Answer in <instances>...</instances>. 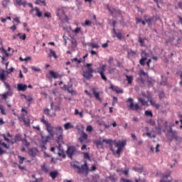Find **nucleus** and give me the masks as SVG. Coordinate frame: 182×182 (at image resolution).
Instances as JSON below:
<instances>
[{
	"label": "nucleus",
	"mask_w": 182,
	"mask_h": 182,
	"mask_svg": "<svg viewBox=\"0 0 182 182\" xmlns=\"http://www.w3.org/2000/svg\"><path fill=\"white\" fill-rule=\"evenodd\" d=\"M160 16H158L157 14L150 17L145 14L144 16V19L141 18V17L135 18L136 25L141 23L142 26H146V23H147L148 28H151L153 23H156L158 21H160Z\"/></svg>",
	"instance_id": "1"
},
{
	"label": "nucleus",
	"mask_w": 182,
	"mask_h": 182,
	"mask_svg": "<svg viewBox=\"0 0 182 182\" xmlns=\"http://www.w3.org/2000/svg\"><path fill=\"white\" fill-rule=\"evenodd\" d=\"M173 127H174V124L168 127V129L167 130V133L166 134V137L168 139V143H171V141L173 140L178 143H181V136H178V132H177L176 130H173Z\"/></svg>",
	"instance_id": "2"
},
{
	"label": "nucleus",
	"mask_w": 182,
	"mask_h": 182,
	"mask_svg": "<svg viewBox=\"0 0 182 182\" xmlns=\"http://www.w3.org/2000/svg\"><path fill=\"white\" fill-rule=\"evenodd\" d=\"M79 162L77 161H71L70 166L74 168V170H77L78 174H86L87 170H89V164L87 161L84 160V164H82L81 166L77 165Z\"/></svg>",
	"instance_id": "3"
},
{
	"label": "nucleus",
	"mask_w": 182,
	"mask_h": 182,
	"mask_svg": "<svg viewBox=\"0 0 182 182\" xmlns=\"http://www.w3.org/2000/svg\"><path fill=\"white\" fill-rule=\"evenodd\" d=\"M106 9L109 12L111 16H113L114 15V12L116 14H118V15H120L121 19L119 20V23H120V25H122V26H123V28H124V26H127V22L124 21V16L122 15L123 14V11L122 10L117 9L114 7L110 8L109 4H106Z\"/></svg>",
	"instance_id": "4"
},
{
	"label": "nucleus",
	"mask_w": 182,
	"mask_h": 182,
	"mask_svg": "<svg viewBox=\"0 0 182 182\" xmlns=\"http://www.w3.org/2000/svg\"><path fill=\"white\" fill-rule=\"evenodd\" d=\"M109 22L108 23L109 25H112L113 27L112 28V33H113V38H117L119 41H126V36H123V33L122 31H116V25H117V21L116 20H109Z\"/></svg>",
	"instance_id": "5"
},
{
	"label": "nucleus",
	"mask_w": 182,
	"mask_h": 182,
	"mask_svg": "<svg viewBox=\"0 0 182 182\" xmlns=\"http://www.w3.org/2000/svg\"><path fill=\"white\" fill-rule=\"evenodd\" d=\"M91 90L92 94L90 92L87 90H85L84 92L85 93V95H87V96L90 97V99L95 97V100H98V102L102 103V102H103V99L100 97V91H97V89L96 87L91 88Z\"/></svg>",
	"instance_id": "6"
},
{
	"label": "nucleus",
	"mask_w": 182,
	"mask_h": 182,
	"mask_svg": "<svg viewBox=\"0 0 182 182\" xmlns=\"http://www.w3.org/2000/svg\"><path fill=\"white\" fill-rule=\"evenodd\" d=\"M127 106L129 108V110H134L135 112H139V110H143L141 105H139V103H134V100L132 97H129L126 102Z\"/></svg>",
	"instance_id": "7"
},
{
	"label": "nucleus",
	"mask_w": 182,
	"mask_h": 182,
	"mask_svg": "<svg viewBox=\"0 0 182 182\" xmlns=\"http://www.w3.org/2000/svg\"><path fill=\"white\" fill-rule=\"evenodd\" d=\"M65 146H67V150L65 151V154H67L68 159L73 160V156L77 153H80V151H77V149L75 145H70L69 143L66 144Z\"/></svg>",
	"instance_id": "8"
},
{
	"label": "nucleus",
	"mask_w": 182,
	"mask_h": 182,
	"mask_svg": "<svg viewBox=\"0 0 182 182\" xmlns=\"http://www.w3.org/2000/svg\"><path fill=\"white\" fill-rule=\"evenodd\" d=\"M77 141L80 144H83V143L85 144H90V143H91V141L89 139V134H87V133L85 132L84 130L81 131L80 137L77 139Z\"/></svg>",
	"instance_id": "9"
},
{
	"label": "nucleus",
	"mask_w": 182,
	"mask_h": 182,
	"mask_svg": "<svg viewBox=\"0 0 182 182\" xmlns=\"http://www.w3.org/2000/svg\"><path fill=\"white\" fill-rule=\"evenodd\" d=\"M56 132H55V136H57V137H60L61 139H59V143L62 144H66L65 143V141H63V128L62 127V126H58V128H56Z\"/></svg>",
	"instance_id": "10"
},
{
	"label": "nucleus",
	"mask_w": 182,
	"mask_h": 182,
	"mask_svg": "<svg viewBox=\"0 0 182 182\" xmlns=\"http://www.w3.org/2000/svg\"><path fill=\"white\" fill-rule=\"evenodd\" d=\"M3 147V148H2ZM11 146L4 141L2 140L0 141V156H4L6 153V150H9ZM6 149V150L4 149Z\"/></svg>",
	"instance_id": "11"
},
{
	"label": "nucleus",
	"mask_w": 182,
	"mask_h": 182,
	"mask_svg": "<svg viewBox=\"0 0 182 182\" xmlns=\"http://www.w3.org/2000/svg\"><path fill=\"white\" fill-rule=\"evenodd\" d=\"M104 143L109 147L110 151H114V148H113V144L115 146V141L116 139H103Z\"/></svg>",
	"instance_id": "12"
},
{
	"label": "nucleus",
	"mask_w": 182,
	"mask_h": 182,
	"mask_svg": "<svg viewBox=\"0 0 182 182\" xmlns=\"http://www.w3.org/2000/svg\"><path fill=\"white\" fill-rule=\"evenodd\" d=\"M9 77V74L8 73V70L4 68L1 69L0 72V80L3 82H6V79Z\"/></svg>",
	"instance_id": "13"
},
{
	"label": "nucleus",
	"mask_w": 182,
	"mask_h": 182,
	"mask_svg": "<svg viewBox=\"0 0 182 182\" xmlns=\"http://www.w3.org/2000/svg\"><path fill=\"white\" fill-rule=\"evenodd\" d=\"M18 120L20 122H23L26 127H31V119L28 118L26 120V118H25V114L22 113L21 117H18Z\"/></svg>",
	"instance_id": "14"
},
{
	"label": "nucleus",
	"mask_w": 182,
	"mask_h": 182,
	"mask_svg": "<svg viewBox=\"0 0 182 182\" xmlns=\"http://www.w3.org/2000/svg\"><path fill=\"white\" fill-rule=\"evenodd\" d=\"M27 153L31 157L35 159V157H36V156L38 155V153H39V149H38V147L29 148Z\"/></svg>",
	"instance_id": "15"
},
{
	"label": "nucleus",
	"mask_w": 182,
	"mask_h": 182,
	"mask_svg": "<svg viewBox=\"0 0 182 182\" xmlns=\"http://www.w3.org/2000/svg\"><path fill=\"white\" fill-rule=\"evenodd\" d=\"M60 11H61L62 15H63V16H65L67 14H66V11H65V9L63 8H62V9L58 8V9H57V10L55 11L56 16L59 18V20L63 23L64 22L63 16L60 14Z\"/></svg>",
	"instance_id": "16"
},
{
	"label": "nucleus",
	"mask_w": 182,
	"mask_h": 182,
	"mask_svg": "<svg viewBox=\"0 0 182 182\" xmlns=\"http://www.w3.org/2000/svg\"><path fill=\"white\" fill-rule=\"evenodd\" d=\"M109 89L112 90V92H115L117 95H120V93H123V89L119 90V87L114 86L110 81H109Z\"/></svg>",
	"instance_id": "17"
},
{
	"label": "nucleus",
	"mask_w": 182,
	"mask_h": 182,
	"mask_svg": "<svg viewBox=\"0 0 182 182\" xmlns=\"http://www.w3.org/2000/svg\"><path fill=\"white\" fill-rule=\"evenodd\" d=\"M82 76L84 79H86V80H90L92 77H93V74H91L89 70H85L82 68Z\"/></svg>",
	"instance_id": "18"
},
{
	"label": "nucleus",
	"mask_w": 182,
	"mask_h": 182,
	"mask_svg": "<svg viewBox=\"0 0 182 182\" xmlns=\"http://www.w3.org/2000/svg\"><path fill=\"white\" fill-rule=\"evenodd\" d=\"M94 144H95L96 147L99 148L100 147V149H105V146L103 144H105V142L103 141V139H102V136H100V139L97 140H93L92 141Z\"/></svg>",
	"instance_id": "19"
},
{
	"label": "nucleus",
	"mask_w": 182,
	"mask_h": 182,
	"mask_svg": "<svg viewBox=\"0 0 182 182\" xmlns=\"http://www.w3.org/2000/svg\"><path fill=\"white\" fill-rule=\"evenodd\" d=\"M117 149L115 151L114 149V151H112L113 156H116L117 159H119L121 154L123 153V151L124 150V147L122 146H117Z\"/></svg>",
	"instance_id": "20"
},
{
	"label": "nucleus",
	"mask_w": 182,
	"mask_h": 182,
	"mask_svg": "<svg viewBox=\"0 0 182 182\" xmlns=\"http://www.w3.org/2000/svg\"><path fill=\"white\" fill-rule=\"evenodd\" d=\"M127 145V140L122 139V140H118L115 139V147H126Z\"/></svg>",
	"instance_id": "21"
},
{
	"label": "nucleus",
	"mask_w": 182,
	"mask_h": 182,
	"mask_svg": "<svg viewBox=\"0 0 182 182\" xmlns=\"http://www.w3.org/2000/svg\"><path fill=\"white\" fill-rule=\"evenodd\" d=\"M26 89H28V85L22 82H18L17 84L18 92H26Z\"/></svg>",
	"instance_id": "22"
},
{
	"label": "nucleus",
	"mask_w": 182,
	"mask_h": 182,
	"mask_svg": "<svg viewBox=\"0 0 182 182\" xmlns=\"http://www.w3.org/2000/svg\"><path fill=\"white\" fill-rule=\"evenodd\" d=\"M53 79H59V73L53 70H49L48 74Z\"/></svg>",
	"instance_id": "23"
},
{
	"label": "nucleus",
	"mask_w": 182,
	"mask_h": 182,
	"mask_svg": "<svg viewBox=\"0 0 182 182\" xmlns=\"http://www.w3.org/2000/svg\"><path fill=\"white\" fill-rule=\"evenodd\" d=\"M160 122L161 123H163V122H164V118H158V120H157L158 127H155V129L158 130V132H161L163 129V125H161Z\"/></svg>",
	"instance_id": "24"
},
{
	"label": "nucleus",
	"mask_w": 182,
	"mask_h": 182,
	"mask_svg": "<svg viewBox=\"0 0 182 182\" xmlns=\"http://www.w3.org/2000/svg\"><path fill=\"white\" fill-rule=\"evenodd\" d=\"M144 41H147V38L144 37V38H141V35L139 34V40L138 42L140 43V46H142L143 48H147V45L144 43Z\"/></svg>",
	"instance_id": "25"
},
{
	"label": "nucleus",
	"mask_w": 182,
	"mask_h": 182,
	"mask_svg": "<svg viewBox=\"0 0 182 182\" xmlns=\"http://www.w3.org/2000/svg\"><path fill=\"white\" fill-rule=\"evenodd\" d=\"M14 5H18V6H23L26 8V5H28V1L23 0H15Z\"/></svg>",
	"instance_id": "26"
},
{
	"label": "nucleus",
	"mask_w": 182,
	"mask_h": 182,
	"mask_svg": "<svg viewBox=\"0 0 182 182\" xmlns=\"http://www.w3.org/2000/svg\"><path fill=\"white\" fill-rule=\"evenodd\" d=\"M48 173L52 180H55L59 176V171L58 170L50 171Z\"/></svg>",
	"instance_id": "27"
},
{
	"label": "nucleus",
	"mask_w": 182,
	"mask_h": 182,
	"mask_svg": "<svg viewBox=\"0 0 182 182\" xmlns=\"http://www.w3.org/2000/svg\"><path fill=\"white\" fill-rule=\"evenodd\" d=\"M14 95V92H9V91H6L1 95V99L0 100H6L8 99L9 96H12Z\"/></svg>",
	"instance_id": "28"
},
{
	"label": "nucleus",
	"mask_w": 182,
	"mask_h": 182,
	"mask_svg": "<svg viewBox=\"0 0 182 182\" xmlns=\"http://www.w3.org/2000/svg\"><path fill=\"white\" fill-rule=\"evenodd\" d=\"M129 170H130V168L125 167L124 170H123V168H122V169L117 168L116 170V171H117V173H122V174H124L125 176H129Z\"/></svg>",
	"instance_id": "29"
},
{
	"label": "nucleus",
	"mask_w": 182,
	"mask_h": 182,
	"mask_svg": "<svg viewBox=\"0 0 182 182\" xmlns=\"http://www.w3.org/2000/svg\"><path fill=\"white\" fill-rule=\"evenodd\" d=\"M0 51L1 52V53H4V55L6 58H10V56L12 55V53H9L8 50H6V49H5V47H4V46L0 47Z\"/></svg>",
	"instance_id": "30"
},
{
	"label": "nucleus",
	"mask_w": 182,
	"mask_h": 182,
	"mask_svg": "<svg viewBox=\"0 0 182 182\" xmlns=\"http://www.w3.org/2000/svg\"><path fill=\"white\" fill-rule=\"evenodd\" d=\"M33 16H37V18H42L43 16V12L41 11L39 7L36 6V14H33Z\"/></svg>",
	"instance_id": "31"
},
{
	"label": "nucleus",
	"mask_w": 182,
	"mask_h": 182,
	"mask_svg": "<svg viewBox=\"0 0 182 182\" xmlns=\"http://www.w3.org/2000/svg\"><path fill=\"white\" fill-rule=\"evenodd\" d=\"M149 87H154V83H156V80L153 79L151 77H149L146 80Z\"/></svg>",
	"instance_id": "32"
},
{
	"label": "nucleus",
	"mask_w": 182,
	"mask_h": 182,
	"mask_svg": "<svg viewBox=\"0 0 182 182\" xmlns=\"http://www.w3.org/2000/svg\"><path fill=\"white\" fill-rule=\"evenodd\" d=\"M48 58L50 59L54 58V59H58V55L56 54V51L53 50L52 48L49 49Z\"/></svg>",
	"instance_id": "33"
},
{
	"label": "nucleus",
	"mask_w": 182,
	"mask_h": 182,
	"mask_svg": "<svg viewBox=\"0 0 182 182\" xmlns=\"http://www.w3.org/2000/svg\"><path fill=\"white\" fill-rule=\"evenodd\" d=\"M81 154H83V159L85 161L88 160V161H92V156L89 152H80Z\"/></svg>",
	"instance_id": "34"
},
{
	"label": "nucleus",
	"mask_w": 182,
	"mask_h": 182,
	"mask_svg": "<svg viewBox=\"0 0 182 182\" xmlns=\"http://www.w3.org/2000/svg\"><path fill=\"white\" fill-rule=\"evenodd\" d=\"M88 46H92V49H99L100 46L99 44L95 43V40L92 38L91 40V43H87Z\"/></svg>",
	"instance_id": "35"
},
{
	"label": "nucleus",
	"mask_w": 182,
	"mask_h": 182,
	"mask_svg": "<svg viewBox=\"0 0 182 182\" xmlns=\"http://www.w3.org/2000/svg\"><path fill=\"white\" fill-rule=\"evenodd\" d=\"M107 65L106 64H102L100 65V67L98 68H95L94 69V73H101V72L103 70L104 68H107Z\"/></svg>",
	"instance_id": "36"
},
{
	"label": "nucleus",
	"mask_w": 182,
	"mask_h": 182,
	"mask_svg": "<svg viewBox=\"0 0 182 182\" xmlns=\"http://www.w3.org/2000/svg\"><path fill=\"white\" fill-rule=\"evenodd\" d=\"M61 136H57V138L55 139V141L56 143L58 144V146H55V148L58 149V151H62V144L59 143V140H60Z\"/></svg>",
	"instance_id": "37"
},
{
	"label": "nucleus",
	"mask_w": 182,
	"mask_h": 182,
	"mask_svg": "<svg viewBox=\"0 0 182 182\" xmlns=\"http://www.w3.org/2000/svg\"><path fill=\"white\" fill-rule=\"evenodd\" d=\"M147 58H148L145 57V55H141V59H139V65H141V66H145L146 61L149 60Z\"/></svg>",
	"instance_id": "38"
},
{
	"label": "nucleus",
	"mask_w": 182,
	"mask_h": 182,
	"mask_svg": "<svg viewBox=\"0 0 182 182\" xmlns=\"http://www.w3.org/2000/svg\"><path fill=\"white\" fill-rule=\"evenodd\" d=\"M106 72V68H104L101 71V73H100L101 76V79L104 80L105 82H107V77L106 76V74L105 73Z\"/></svg>",
	"instance_id": "39"
},
{
	"label": "nucleus",
	"mask_w": 182,
	"mask_h": 182,
	"mask_svg": "<svg viewBox=\"0 0 182 182\" xmlns=\"http://www.w3.org/2000/svg\"><path fill=\"white\" fill-rule=\"evenodd\" d=\"M124 76L126 77L127 85H132V83H133V75H129L127 74H124Z\"/></svg>",
	"instance_id": "40"
},
{
	"label": "nucleus",
	"mask_w": 182,
	"mask_h": 182,
	"mask_svg": "<svg viewBox=\"0 0 182 182\" xmlns=\"http://www.w3.org/2000/svg\"><path fill=\"white\" fill-rule=\"evenodd\" d=\"M63 127L65 130H70V129H73L75 126H73L71 122H66L63 124Z\"/></svg>",
	"instance_id": "41"
},
{
	"label": "nucleus",
	"mask_w": 182,
	"mask_h": 182,
	"mask_svg": "<svg viewBox=\"0 0 182 182\" xmlns=\"http://www.w3.org/2000/svg\"><path fill=\"white\" fill-rule=\"evenodd\" d=\"M56 130V129H58V127H53L52 124H50V122H48V124H47L46 125V130L48 132H50L51 130Z\"/></svg>",
	"instance_id": "42"
},
{
	"label": "nucleus",
	"mask_w": 182,
	"mask_h": 182,
	"mask_svg": "<svg viewBox=\"0 0 182 182\" xmlns=\"http://www.w3.org/2000/svg\"><path fill=\"white\" fill-rule=\"evenodd\" d=\"M132 170H134V171H136V173H139V174H141V173H143V171H144V167L141 166V167H137V166H134L132 168Z\"/></svg>",
	"instance_id": "43"
},
{
	"label": "nucleus",
	"mask_w": 182,
	"mask_h": 182,
	"mask_svg": "<svg viewBox=\"0 0 182 182\" xmlns=\"http://www.w3.org/2000/svg\"><path fill=\"white\" fill-rule=\"evenodd\" d=\"M149 103H150L151 106H152L153 107H155V109H156V110L160 109V106H161V105H160V104L156 103V102L154 100H152L149 101Z\"/></svg>",
	"instance_id": "44"
},
{
	"label": "nucleus",
	"mask_w": 182,
	"mask_h": 182,
	"mask_svg": "<svg viewBox=\"0 0 182 182\" xmlns=\"http://www.w3.org/2000/svg\"><path fill=\"white\" fill-rule=\"evenodd\" d=\"M97 170V166H96V164H92L91 166V168H88V170L87 171L85 176H87V174H89V173H90V171H96Z\"/></svg>",
	"instance_id": "45"
},
{
	"label": "nucleus",
	"mask_w": 182,
	"mask_h": 182,
	"mask_svg": "<svg viewBox=\"0 0 182 182\" xmlns=\"http://www.w3.org/2000/svg\"><path fill=\"white\" fill-rule=\"evenodd\" d=\"M16 36L21 41H26V33H18Z\"/></svg>",
	"instance_id": "46"
},
{
	"label": "nucleus",
	"mask_w": 182,
	"mask_h": 182,
	"mask_svg": "<svg viewBox=\"0 0 182 182\" xmlns=\"http://www.w3.org/2000/svg\"><path fill=\"white\" fill-rule=\"evenodd\" d=\"M22 134H16L14 136V143H18V141H21Z\"/></svg>",
	"instance_id": "47"
},
{
	"label": "nucleus",
	"mask_w": 182,
	"mask_h": 182,
	"mask_svg": "<svg viewBox=\"0 0 182 182\" xmlns=\"http://www.w3.org/2000/svg\"><path fill=\"white\" fill-rule=\"evenodd\" d=\"M58 156L59 157H62V159H66V152H65V150L62 149L61 151L58 152Z\"/></svg>",
	"instance_id": "48"
},
{
	"label": "nucleus",
	"mask_w": 182,
	"mask_h": 182,
	"mask_svg": "<svg viewBox=\"0 0 182 182\" xmlns=\"http://www.w3.org/2000/svg\"><path fill=\"white\" fill-rule=\"evenodd\" d=\"M139 75L140 76V77H141L142 76H144L145 77H149V73H146L144 69L139 70Z\"/></svg>",
	"instance_id": "49"
},
{
	"label": "nucleus",
	"mask_w": 182,
	"mask_h": 182,
	"mask_svg": "<svg viewBox=\"0 0 182 182\" xmlns=\"http://www.w3.org/2000/svg\"><path fill=\"white\" fill-rule=\"evenodd\" d=\"M161 82H160V85L163 86V83H167V80H168V77H165L164 75H161Z\"/></svg>",
	"instance_id": "50"
},
{
	"label": "nucleus",
	"mask_w": 182,
	"mask_h": 182,
	"mask_svg": "<svg viewBox=\"0 0 182 182\" xmlns=\"http://www.w3.org/2000/svg\"><path fill=\"white\" fill-rule=\"evenodd\" d=\"M72 32L75 35H77L80 33H83V32L82 31V27H76L74 30H72Z\"/></svg>",
	"instance_id": "51"
},
{
	"label": "nucleus",
	"mask_w": 182,
	"mask_h": 182,
	"mask_svg": "<svg viewBox=\"0 0 182 182\" xmlns=\"http://www.w3.org/2000/svg\"><path fill=\"white\" fill-rule=\"evenodd\" d=\"M4 84V86L6 87V89L8 90L7 92H9V93H14L12 92V88L11 87V85H9V83L6 82V81H4V82H3Z\"/></svg>",
	"instance_id": "52"
},
{
	"label": "nucleus",
	"mask_w": 182,
	"mask_h": 182,
	"mask_svg": "<svg viewBox=\"0 0 182 182\" xmlns=\"http://www.w3.org/2000/svg\"><path fill=\"white\" fill-rule=\"evenodd\" d=\"M34 4L36 5H41L42 4L43 6H46V0H36Z\"/></svg>",
	"instance_id": "53"
},
{
	"label": "nucleus",
	"mask_w": 182,
	"mask_h": 182,
	"mask_svg": "<svg viewBox=\"0 0 182 182\" xmlns=\"http://www.w3.org/2000/svg\"><path fill=\"white\" fill-rule=\"evenodd\" d=\"M0 113L3 114V116H6V111L5 109V107L2 104L0 105Z\"/></svg>",
	"instance_id": "54"
},
{
	"label": "nucleus",
	"mask_w": 182,
	"mask_h": 182,
	"mask_svg": "<svg viewBox=\"0 0 182 182\" xmlns=\"http://www.w3.org/2000/svg\"><path fill=\"white\" fill-rule=\"evenodd\" d=\"M82 26H92V21L85 19V23H82Z\"/></svg>",
	"instance_id": "55"
},
{
	"label": "nucleus",
	"mask_w": 182,
	"mask_h": 182,
	"mask_svg": "<svg viewBox=\"0 0 182 182\" xmlns=\"http://www.w3.org/2000/svg\"><path fill=\"white\" fill-rule=\"evenodd\" d=\"M41 139H45L46 141H47V142L49 143V141H50V140H53L49 135H47L46 136H43V134H42V132H41Z\"/></svg>",
	"instance_id": "56"
},
{
	"label": "nucleus",
	"mask_w": 182,
	"mask_h": 182,
	"mask_svg": "<svg viewBox=\"0 0 182 182\" xmlns=\"http://www.w3.org/2000/svg\"><path fill=\"white\" fill-rule=\"evenodd\" d=\"M43 18H47L48 19H50V18H52V13L49 11H44Z\"/></svg>",
	"instance_id": "57"
},
{
	"label": "nucleus",
	"mask_w": 182,
	"mask_h": 182,
	"mask_svg": "<svg viewBox=\"0 0 182 182\" xmlns=\"http://www.w3.org/2000/svg\"><path fill=\"white\" fill-rule=\"evenodd\" d=\"M18 163L19 164H23V161H25V160H26V158L24 156H22L21 155L18 156Z\"/></svg>",
	"instance_id": "58"
},
{
	"label": "nucleus",
	"mask_w": 182,
	"mask_h": 182,
	"mask_svg": "<svg viewBox=\"0 0 182 182\" xmlns=\"http://www.w3.org/2000/svg\"><path fill=\"white\" fill-rule=\"evenodd\" d=\"M138 101L139 102V103H141V106H144V105H146V102H147L146 100H144V98L141 97H138Z\"/></svg>",
	"instance_id": "59"
},
{
	"label": "nucleus",
	"mask_w": 182,
	"mask_h": 182,
	"mask_svg": "<svg viewBox=\"0 0 182 182\" xmlns=\"http://www.w3.org/2000/svg\"><path fill=\"white\" fill-rule=\"evenodd\" d=\"M144 114L146 116V117H153V111L146 110Z\"/></svg>",
	"instance_id": "60"
},
{
	"label": "nucleus",
	"mask_w": 182,
	"mask_h": 182,
	"mask_svg": "<svg viewBox=\"0 0 182 182\" xmlns=\"http://www.w3.org/2000/svg\"><path fill=\"white\" fill-rule=\"evenodd\" d=\"M92 178L91 182H97V180H99V178H100V176L95 174V176L92 175Z\"/></svg>",
	"instance_id": "61"
},
{
	"label": "nucleus",
	"mask_w": 182,
	"mask_h": 182,
	"mask_svg": "<svg viewBox=\"0 0 182 182\" xmlns=\"http://www.w3.org/2000/svg\"><path fill=\"white\" fill-rule=\"evenodd\" d=\"M136 51L133 50H130V52L128 51L127 52V58L128 59L130 58V56H134L136 55Z\"/></svg>",
	"instance_id": "62"
},
{
	"label": "nucleus",
	"mask_w": 182,
	"mask_h": 182,
	"mask_svg": "<svg viewBox=\"0 0 182 182\" xmlns=\"http://www.w3.org/2000/svg\"><path fill=\"white\" fill-rule=\"evenodd\" d=\"M41 170L42 171H44V173H50L49 168H48L45 164L41 166Z\"/></svg>",
	"instance_id": "63"
},
{
	"label": "nucleus",
	"mask_w": 182,
	"mask_h": 182,
	"mask_svg": "<svg viewBox=\"0 0 182 182\" xmlns=\"http://www.w3.org/2000/svg\"><path fill=\"white\" fill-rule=\"evenodd\" d=\"M120 181H122V182H134L132 179H129V178H123V177H122L120 178Z\"/></svg>",
	"instance_id": "64"
}]
</instances>
